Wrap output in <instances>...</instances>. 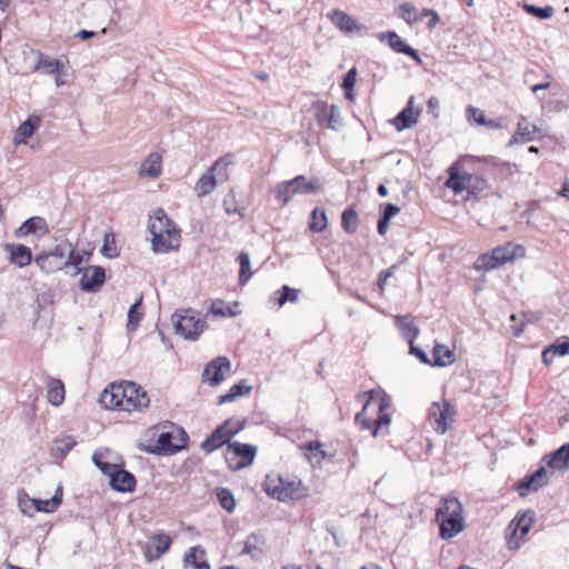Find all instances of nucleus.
Wrapping results in <instances>:
<instances>
[{
	"mask_svg": "<svg viewBox=\"0 0 569 569\" xmlns=\"http://www.w3.org/2000/svg\"><path fill=\"white\" fill-rule=\"evenodd\" d=\"M99 402L106 409L131 412L147 408L150 399L139 385L124 381L111 383L101 392Z\"/></svg>",
	"mask_w": 569,
	"mask_h": 569,
	"instance_id": "1",
	"label": "nucleus"
},
{
	"mask_svg": "<svg viewBox=\"0 0 569 569\" xmlns=\"http://www.w3.org/2000/svg\"><path fill=\"white\" fill-rule=\"evenodd\" d=\"M475 161L471 156H462L448 168V180L446 186L456 194L467 191V198L479 199L488 188V181L480 174L467 169V166Z\"/></svg>",
	"mask_w": 569,
	"mask_h": 569,
	"instance_id": "2",
	"label": "nucleus"
},
{
	"mask_svg": "<svg viewBox=\"0 0 569 569\" xmlns=\"http://www.w3.org/2000/svg\"><path fill=\"white\" fill-rule=\"evenodd\" d=\"M359 398H367L362 411L356 415V422L362 429H371V435L377 437L391 422L390 401L386 397H381L376 390H370Z\"/></svg>",
	"mask_w": 569,
	"mask_h": 569,
	"instance_id": "3",
	"label": "nucleus"
},
{
	"mask_svg": "<svg viewBox=\"0 0 569 569\" xmlns=\"http://www.w3.org/2000/svg\"><path fill=\"white\" fill-rule=\"evenodd\" d=\"M187 432L176 425L171 423L170 429L162 431L153 447L148 448V452L158 456H170L186 448L188 442Z\"/></svg>",
	"mask_w": 569,
	"mask_h": 569,
	"instance_id": "4",
	"label": "nucleus"
},
{
	"mask_svg": "<svg viewBox=\"0 0 569 569\" xmlns=\"http://www.w3.org/2000/svg\"><path fill=\"white\" fill-rule=\"evenodd\" d=\"M176 332L184 339L197 340L203 331L206 322L192 309H187L172 316Z\"/></svg>",
	"mask_w": 569,
	"mask_h": 569,
	"instance_id": "5",
	"label": "nucleus"
},
{
	"mask_svg": "<svg viewBox=\"0 0 569 569\" xmlns=\"http://www.w3.org/2000/svg\"><path fill=\"white\" fill-rule=\"evenodd\" d=\"M517 250H522L520 246L508 243L503 247L495 248L490 253L479 256L475 262L477 270H493L507 262L513 261Z\"/></svg>",
	"mask_w": 569,
	"mask_h": 569,
	"instance_id": "6",
	"label": "nucleus"
},
{
	"mask_svg": "<svg viewBox=\"0 0 569 569\" xmlns=\"http://www.w3.org/2000/svg\"><path fill=\"white\" fill-rule=\"evenodd\" d=\"M68 251H70V241L63 240L52 250L38 254L34 262L42 272L53 273L64 268V259Z\"/></svg>",
	"mask_w": 569,
	"mask_h": 569,
	"instance_id": "7",
	"label": "nucleus"
},
{
	"mask_svg": "<svg viewBox=\"0 0 569 569\" xmlns=\"http://www.w3.org/2000/svg\"><path fill=\"white\" fill-rule=\"evenodd\" d=\"M257 455V447L239 441L229 442L226 461L230 469L239 470L250 466Z\"/></svg>",
	"mask_w": 569,
	"mask_h": 569,
	"instance_id": "8",
	"label": "nucleus"
},
{
	"mask_svg": "<svg viewBox=\"0 0 569 569\" xmlns=\"http://www.w3.org/2000/svg\"><path fill=\"white\" fill-rule=\"evenodd\" d=\"M433 417V429L439 435L448 431L457 415L456 408L450 402L443 400L441 402H432L429 407V416Z\"/></svg>",
	"mask_w": 569,
	"mask_h": 569,
	"instance_id": "9",
	"label": "nucleus"
},
{
	"mask_svg": "<svg viewBox=\"0 0 569 569\" xmlns=\"http://www.w3.org/2000/svg\"><path fill=\"white\" fill-rule=\"evenodd\" d=\"M231 163L227 157L219 158L210 169H208L197 181L194 191L198 197H204L211 193L217 187V179L213 174L214 171H222Z\"/></svg>",
	"mask_w": 569,
	"mask_h": 569,
	"instance_id": "10",
	"label": "nucleus"
},
{
	"mask_svg": "<svg viewBox=\"0 0 569 569\" xmlns=\"http://www.w3.org/2000/svg\"><path fill=\"white\" fill-rule=\"evenodd\" d=\"M230 370V360L227 357H218L206 366L202 372V381L210 386H217L224 380V375Z\"/></svg>",
	"mask_w": 569,
	"mask_h": 569,
	"instance_id": "11",
	"label": "nucleus"
},
{
	"mask_svg": "<svg viewBox=\"0 0 569 569\" xmlns=\"http://www.w3.org/2000/svg\"><path fill=\"white\" fill-rule=\"evenodd\" d=\"M149 231L153 237H157L156 244L160 243L161 232L168 234L180 233V229L169 219L163 209H157L154 214L149 220Z\"/></svg>",
	"mask_w": 569,
	"mask_h": 569,
	"instance_id": "12",
	"label": "nucleus"
},
{
	"mask_svg": "<svg viewBox=\"0 0 569 569\" xmlns=\"http://www.w3.org/2000/svg\"><path fill=\"white\" fill-rule=\"evenodd\" d=\"M317 110L316 119L319 124L338 131L342 127L339 108L335 104L328 106L323 102L315 104Z\"/></svg>",
	"mask_w": 569,
	"mask_h": 569,
	"instance_id": "13",
	"label": "nucleus"
},
{
	"mask_svg": "<svg viewBox=\"0 0 569 569\" xmlns=\"http://www.w3.org/2000/svg\"><path fill=\"white\" fill-rule=\"evenodd\" d=\"M548 482V472L545 467L538 468L533 473L527 475L517 485L520 497L527 496L530 491H537Z\"/></svg>",
	"mask_w": 569,
	"mask_h": 569,
	"instance_id": "14",
	"label": "nucleus"
},
{
	"mask_svg": "<svg viewBox=\"0 0 569 569\" xmlns=\"http://www.w3.org/2000/svg\"><path fill=\"white\" fill-rule=\"evenodd\" d=\"M229 425L230 422H223L217 427L212 433L203 440L200 446L201 449L207 453H211L214 450L221 448L223 445H229L230 439L234 436V431L226 432V429Z\"/></svg>",
	"mask_w": 569,
	"mask_h": 569,
	"instance_id": "15",
	"label": "nucleus"
},
{
	"mask_svg": "<svg viewBox=\"0 0 569 569\" xmlns=\"http://www.w3.org/2000/svg\"><path fill=\"white\" fill-rule=\"evenodd\" d=\"M106 280V271L100 266L88 267L80 279V288L86 292H97Z\"/></svg>",
	"mask_w": 569,
	"mask_h": 569,
	"instance_id": "16",
	"label": "nucleus"
},
{
	"mask_svg": "<svg viewBox=\"0 0 569 569\" xmlns=\"http://www.w3.org/2000/svg\"><path fill=\"white\" fill-rule=\"evenodd\" d=\"M171 546V538L166 533L152 536L146 545L144 556L149 561L159 559Z\"/></svg>",
	"mask_w": 569,
	"mask_h": 569,
	"instance_id": "17",
	"label": "nucleus"
},
{
	"mask_svg": "<svg viewBox=\"0 0 569 569\" xmlns=\"http://www.w3.org/2000/svg\"><path fill=\"white\" fill-rule=\"evenodd\" d=\"M49 227L44 218L42 217H31L27 219L18 229V237H26L29 234H34L37 238H41L49 233Z\"/></svg>",
	"mask_w": 569,
	"mask_h": 569,
	"instance_id": "18",
	"label": "nucleus"
},
{
	"mask_svg": "<svg viewBox=\"0 0 569 569\" xmlns=\"http://www.w3.org/2000/svg\"><path fill=\"white\" fill-rule=\"evenodd\" d=\"M439 525V535L443 540H449L465 530L462 515L436 519Z\"/></svg>",
	"mask_w": 569,
	"mask_h": 569,
	"instance_id": "19",
	"label": "nucleus"
},
{
	"mask_svg": "<svg viewBox=\"0 0 569 569\" xmlns=\"http://www.w3.org/2000/svg\"><path fill=\"white\" fill-rule=\"evenodd\" d=\"M110 487L119 492H132L136 488V478L134 476L124 470L123 466L117 469L116 473H112L111 479L109 480Z\"/></svg>",
	"mask_w": 569,
	"mask_h": 569,
	"instance_id": "20",
	"label": "nucleus"
},
{
	"mask_svg": "<svg viewBox=\"0 0 569 569\" xmlns=\"http://www.w3.org/2000/svg\"><path fill=\"white\" fill-rule=\"evenodd\" d=\"M420 112V109H413V97H410L406 108L393 118L392 124L398 131L409 129L417 123Z\"/></svg>",
	"mask_w": 569,
	"mask_h": 569,
	"instance_id": "21",
	"label": "nucleus"
},
{
	"mask_svg": "<svg viewBox=\"0 0 569 569\" xmlns=\"http://www.w3.org/2000/svg\"><path fill=\"white\" fill-rule=\"evenodd\" d=\"M4 251L9 254V261L19 268H23L32 261L31 250L24 244L6 243Z\"/></svg>",
	"mask_w": 569,
	"mask_h": 569,
	"instance_id": "22",
	"label": "nucleus"
},
{
	"mask_svg": "<svg viewBox=\"0 0 569 569\" xmlns=\"http://www.w3.org/2000/svg\"><path fill=\"white\" fill-rule=\"evenodd\" d=\"M381 42L388 40L390 48L399 53H405L420 62V58L415 49L406 44L395 31L381 32L378 34Z\"/></svg>",
	"mask_w": 569,
	"mask_h": 569,
	"instance_id": "23",
	"label": "nucleus"
},
{
	"mask_svg": "<svg viewBox=\"0 0 569 569\" xmlns=\"http://www.w3.org/2000/svg\"><path fill=\"white\" fill-rule=\"evenodd\" d=\"M291 181L293 187L292 192L297 194H312L318 192L323 186L321 178L316 177L307 179V177L302 174L295 177Z\"/></svg>",
	"mask_w": 569,
	"mask_h": 569,
	"instance_id": "24",
	"label": "nucleus"
},
{
	"mask_svg": "<svg viewBox=\"0 0 569 569\" xmlns=\"http://www.w3.org/2000/svg\"><path fill=\"white\" fill-rule=\"evenodd\" d=\"M328 17L330 18L331 22L345 33H351L362 29V27L359 26L350 14L339 9H333L330 13H328Z\"/></svg>",
	"mask_w": 569,
	"mask_h": 569,
	"instance_id": "25",
	"label": "nucleus"
},
{
	"mask_svg": "<svg viewBox=\"0 0 569 569\" xmlns=\"http://www.w3.org/2000/svg\"><path fill=\"white\" fill-rule=\"evenodd\" d=\"M543 460L547 466L555 470L569 469V442L562 445L549 456H545Z\"/></svg>",
	"mask_w": 569,
	"mask_h": 569,
	"instance_id": "26",
	"label": "nucleus"
},
{
	"mask_svg": "<svg viewBox=\"0 0 569 569\" xmlns=\"http://www.w3.org/2000/svg\"><path fill=\"white\" fill-rule=\"evenodd\" d=\"M453 362V350L450 347L436 341L432 349V361L429 359V366L448 367Z\"/></svg>",
	"mask_w": 569,
	"mask_h": 569,
	"instance_id": "27",
	"label": "nucleus"
},
{
	"mask_svg": "<svg viewBox=\"0 0 569 569\" xmlns=\"http://www.w3.org/2000/svg\"><path fill=\"white\" fill-rule=\"evenodd\" d=\"M462 505L456 497H443L436 510V519L462 515Z\"/></svg>",
	"mask_w": 569,
	"mask_h": 569,
	"instance_id": "28",
	"label": "nucleus"
},
{
	"mask_svg": "<svg viewBox=\"0 0 569 569\" xmlns=\"http://www.w3.org/2000/svg\"><path fill=\"white\" fill-rule=\"evenodd\" d=\"M536 515L533 511L528 510L521 516H517L510 523L509 528L512 529V536L520 532V539L529 533L535 522Z\"/></svg>",
	"mask_w": 569,
	"mask_h": 569,
	"instance_id": "29",
	"label": "nucleus"
},
{
	"mask_svg": "<svg viewBox=\"0 0 569 569\" xmlns=\"http://www.w3.org/2000/svg\"><path fill=\"white\" fill-rule=\"evenodd\" d=\"M161 173V156L158 152H151L141 163L139 169L140 177L156 179Z\"/></svg>",
	"mask_w": 569,
	"mask_h": 569,
	"instance_id": "30",
	"label": "nucleus"
},
{
	"mask_svg": "<svg viewBox=\"0 0 569 569\" xmlns=\"http://www.w3.org/2000/svg\"><path fill=\"white\" fill-rule=\"evenodd\" d=\"M179 238L180 233H167L161 232V238H159L160 243L156 244L157 237L152 236V250L157 253H167L171 250H174L179 247Z\"/></svg>",
	"mask_w": 569,
	"mask_h": 569,
	"instance_id": "31",
	"label": "nucleus"
},
{
	"mask_svg": "<svg viewBox=\"0 0 569 569\" xmlns=\"http://www.w3.org/2000/svg\"><path fill=\"white\" fill-rule=\"evenodd\" d=\"M41 119L39 116H30L17 129L14 141L16 143L24 142L26 139L33 136L34 131L39 128Z\"/></svg>",
	"mask_w": 569,
	"mask_h": 569,
	"instance_id": "32",
	"label": "nucleus"
},
{
	"mask_svg": "<svg viewBox=\"0 0 569 569\" xmlns=\"http://www.w3.org/2000/svg\"><path fill=\"white\" fill-rule=\"evenodd\" d=\"M204 550L200 546L192 547L183 557L184 567L192 566L194 569H210L204 560Z\"/></svg>",
	"mask_w": 569,
	"mask_h": 569,
	"instance_id": "33",
	"label": "nucleus"
},
{
	"mask_svg": "<svg viewBox=\"0 0 569 569\" xmlns=\"http://www.w3.org/2000/svg\"><path fill=\"white\" fill-rule=\"evenodd\" d=\"M270 490L272 491L274 499L283 502L302 497V493H300V482L296 483L295 481H284L282 490L277 491L274 488Z\"/></svg>",
	"mask_w": 569,
	"mask_h": 569,
	"instance_id": "34",
	"label": "nucleus"
},
{
	"mask_svg": "<svg viewBox=\"0 0 569 569\" xmlns=\"http://www.w3.org/2000/svg\"><path fill=\"white\" fill-rule=\"evenodd\" d=\"M264 538L261 535L251 533L244 541L242 553L258 559L263 552Z\"/></svg>",
	"mask_w": 569,
	"mask_h": 569,
	"instance_id": "35",
	"label": "nucleus"
},
{
	"mask_svg": "<svg viewBox=\"0 0 569 569\" xmlns=\"http://www.w3.org/2000/svg\"><path fill=\"white\" fill-rule=\"evenodd\" d=\"M395 323L407 341L416 340L419 329L408 316H396Z\"/></svg>",
	"mask_w": 569,
	"mask_h": 569,
	"instance_id": "36",
	"label": "nucleus"
},
{
	"mask_svg": "<svg viewBox=\"0 0 569 569\" xmlns=\"http://www.w3.org/2000/svg\"><path fill=\"white\" fill-rule=\"evenodd\" d=\"M533 140V131H531L530 126L527 123L525 118H521V120L517 124V130L515 134L511 137V139L508 142V146L511 147L518 142H529Z\"/></svg>",
	"mask_w": 569,
	"mask_h": 569,
	"instance_id": "37",
	"label": "nucleus"
},
{
	"mask_svg": "<svg viewBox=\"0 0 569 569\" xmlns=\"http://www.w3.org/2000/svg\"><path fill=\"white\" fill-rule=\"evenodd\" d=\"M48 401L52 406H60L64 400V386L59 379H51L48 385Z\"/></svg>",
	"mask_w": 569,
	"mask_h": 569,
	"instance_id": "38",
	"label": "nucleus"
},
{
	"mask_svg": "<svg viewBox=\"0 0 569 569\" xmlns=\"http://www.w3.org/2000/svg\"><path fill=\"white\" fill-rule=\"evenodd\" d=\"M251 389V386H249L246 380H240L238 383L233 385L226 395L219 397V403L231 402L238 397L247 396L250 393Z\"/></svg>",
	"mask_w": 569,
	"mask_h": 569,
	"instance_id": "39",
	"label": "nucleus"
},
{
	"mask_svg": "<svg viewBox=\"0 0 569 569\" xmlns=\"http://www.w3.org/2000/svg\"><path fill=\"white\" fill-rule=\"evenodd\" d=\"M328 226L326 211L321 208H315L310 214L309 228L312 232H322Z\"/></svg>",
	"mask_w": 569,
	"mask_h": 569,
	"instance_id": "40",
	"label": "nucleus"
},
{
	"mask_svg": "<svg viewBox=\"0 0 569 569\" xmlns=\"http://www.w3.org/2000/svg\"><path fill=\"white\" fill-rule=\"evenodd\" d=\"M292 191H293V187H292L291 180L282 181V182L278 183L274 188V194H276L277 202L282 207L286 206L289 202L291 197L298 196L297 193H295Z\"/></svg>",
	"mask_w": 569,
	"mask_h": 569,
	"instance_id": "41",
	"label": "nucleus"
},
{
	"mask_svg": "<svg viewBox=\"0 0 569 569\" xmlns=\"http://www.w3.org/2000/svg\"><path fill=\"white\" fill-rule=\"evenodd\" d=\"M63 64L57 60L44 56L43 53H39V59L33 70L46 69L48 74H53L54 72H61Z\"/></svg>",
	"mask_w": 569,
	"mask_h": 569,
	"instance_id": "42",
	"label": "nucleus"
},
{
	"mask_svg": "<svg viewBox=\"0 0 569 569\" xmlns=\"http://www.w3.org/2000/svg\"><path fill=\"white\" fill-rule=\"evenodd\" d=\"M141 303L142 296H140L128 310L127 329L129 331H134L139 327L140 321L143 318V313L140 311Z\"/></svg>",
	"mask_w": 569,
	"mask_h": 569,
	"instance_id": "43",
	"label": "nucleus"
},
{
	"mask_svg": "<svg viewBox=\"0 0 569 569\" xmlns=\"http://www.w3.org/2000/svg\"><path fill=\"white\" fill-rule=\"evenodd\" d=\"M359 216L353 208H347L341 214V226L343 230L352 234L357 231Z\"/></svg>",
	"mask_w": 569,
	"mask_h": 569,
	"instance_id": "44",
	"label": "nucleus"
},
{
	"mask_svg": "<svg viewBox=\"0 0 569 569\" xmlns=\"http://www.w3.org/2000/svg\"><path fill=\"white\" fill-rule=\"evenodd\" d=\"M92 461L96 465V467L109 478V480L111 479L112 473H116L117 469L120 467V465L118 463L104 461L103 455L99 452H94L92 455Z\"/></svg>",
	"mask_w": 569,
	"mask_h": 569,
	"instance_id": "45",
	"label": "nucleus"
},
{
	"mask_svg": "<svg viewBox=\"0 0 569 569\" xmlns=\"http://www.w3.org/2000/svg\"><path fill=\"white\" fill-rule=\"evenodd\" d=\"M238 261L240 264L239 270V283L242 286L247 283L252 277V272L250 270V256L248 252H240L238 256Z\"/></svg>",
	"mask_w": 569,
	"mask_h": 569,
	"instance_id": "46",
	"label": "nucleus"
},
{
	"mask_svg": "<svg viewBox=\"0 0 569 569\" xmlns=\"http://www.w3.org/2000/svg\"><path fill=\"white\" fill-rule=\"evenodd\" d=\"M300 291L293 289L287 284L282 286L280 290L274 292V296H278L277 303L279 307H282L286 302H297L299 299Z\"/></svg>",
	"mask_w": 569,
	"mask_h": 569,
	"instance_id": "47",
	"label": "nucleus"
},
{
	"mask_svg": "<svg viewBox=\"0 0 569 569\" xmlns=\"http://www.w3.org/2000/svg\"><path fill=\"white\" fill-rule=\"evenodd\" d=\"M31 505H34L36 511L41 512H52L61 505V498L58 495H54L51 499L47 500H36L31 501Z\"/></svg>",
	"mask_w": 569,
	"mask_h": 569,
	"instance_id": "48",
	"label": "nucleus"
},
{
	"mask_svg": "<svg viewBox=\"0 0 569 569\" xmlns=\"http://www.w3.org/2000/svg\"><path fill=\"white\" fill-rule=\"evenodd\" d=\"M217 498L226 511L232 512L236 509V499L229 489L218 488Z\"/></svg>",
	"mask_w": 569,
	"mask_h": 569,
	"instance_id": "49",
	"label": "nucleus"
},
{
	"mask_svg": "<svg viewBox=\"0 0 569 569\" xmlns=\"http://www.w3.org/2000/svg\"><path fill=\"white\" fill-rule=\"evenodd\" d=\"M523 9L527 13L532 14L533 17L542 20L551 18L555 13V9L551 6L537 7L535 4L526 3L523 6Z\"/></svg>",
	"mask_w": 569,
	"mask_h": 569,
	"instance_id": "50",
	"label": "nucleus"
},
{
	"mask_svg": "<svg viewBox=\"0 0 569 569\" xmlns=\"http://www.w3.org/2000/svg\"><path fill=\"white\" fill-rule=\"evenodd\" d=\"M82 263V254L77 252L70 242V251H68L67 257L64 259V268L68 266H72L76 268L74 274H78L82 271L81 269Z\"/></svg>",
	"mask_w": 569,
	"mask_h": 569,
	"instance_id": "51",
	"label": "nucleus"
},
{
	"mask_svg": "<svg viewBox=\"0 0 569 569\" xmlns=\"http://www.w3.org/2000/svg\"><path fill=\"white\" fill-rule=\"evenodd\" d=\"M398 16L408 23H411L417 20V9L412 3L405 2L399 7Z\"/></svg>",
	"mask_w": 569,
	"mask_h": 569,
	"instance_id": "52",
	"label": "nucleus"
},
{
	"mask_svg": "<svg viewBox=\"0 0 569 569\" xmlns=\"http://www.w3.org/2000/svg\"><path fill=\"white\" fill-rule=\"evenodd\" d=\"M74 446L76 440L72 437H67L56 442L54 450L57 452L59 451L60 457H64ZM56 456L58 457V453H56Z\"/></svg>",
	"mask_w": 569,
	"mask_h": 569,
	"instance_id": "53",
	"label": "nucleus"
},
{
	"mask_svg": "<svg viewBox=\"0 0 569 569\" xmlns=\"http://www.w3.org/2000/svg\"><path fill=\"white\" fill-rule=\"evenodd\" d=\"M356 77H357V69L356 68H351L343 77V82H342V88L345 89L346 91V97L348 99H351V93L350 91L353 89L355 87V83H356Z\"/></svg>",
	"mask_w": 569,
	"mask_h": 569,
	"instance_id": "54",
	"label": "nucleus"
},
{
	"mask_svg": "<svg viewBox=\"0 0 569 569\" xmlns=\"http://www.w3.org/2000/svg\"><path fill=\"white\" fill-rule=\"evenodd\" d=\"M210 312L214 316H222V317L236 316V312H233L230 307L224 306V302L220 301V300L212 302Z\"/></svg>",
	"mask_w": 569,
	"mask_h": 569,
	"instance_id": "55",
	"label": "nucleus"
},
{
	"mask_svg": "<svg viewBox=\"0 0 569 569\" xmlns=\"http://www.w3.org/2000/svg\"><path fill=\"white\" fill-rule=\"evenodd\" d=\"M556 356L569 355V338L563 337L562 340H557L549 346Z\"/></svg>",
	"mask_w": 569,
	"mask_h": 569,
	"instance_id": "56",
	"label": "nucleus"
},
{
	"mask_svg": "<svg viewBox=\"0 0 569 569\" xmlns=\"http://www.w3.org/2000/svg\"><path fill=\"white\" fill-rule=\"evenodd\" d=\"M264 491L273 498V493L270 489L274 488L277 491L279 490H282V488L284 487V480L280 477L278 478H272L270 476L267 477L266 481H264Z\"/></svg>",
	"mask_w": 569,
	"mask_h": 569,
	"instance_id": "57",
	"label": "nucleus"
},
{
	"mask_svg": "<svg viewBox=\"0 0 569 569\" xmlns=\"http://www.w3.org/2000/svg\"><path fill=\"white\" fill-rule=\"evenodd\" d=\"M466 114H467L468 121H470V122L475 121L478 126H482L483 123H486V116H485L483 111H481L478 108L468 107Z\"/></svg>",
	"mask_w": 569,
	"mask_h": 569,
	"instance_id": "58",
	"label": "nucleus"
},
{
	"mask_svg": "<svg viewBox=\"0 0 569 569\" xmlns=\"http://www.w3.org/2000/svg\"><path fill=\"white\" fill-rule=\"evenodd\" d=\"M409 353L416 356L422 363L427 365V352L415 345V340H409Z\"/></svg>",
	"mask_w": 569,
	"mask_h": 569,
	"instance_id": "59",
	"label": "nucleus"
},
{
	"mask_svg": "<svg viewBox=\"0 0 569 569\" xmlns=\"http://www.w3.org/2000/svg\"><path fill=\"white\" fill-rule=\"evenodd\" d=\"M400 212V208L393 203H387L383 208L381 217L391 220L396 214Z\"/></svg>",
	"mask_w": 569,
	"mask_h": 569,
	"instance_id": "60",
	"label": "nucleus"
},
{
	"mask_svg": "<svg viewBox=\"0 0 569 569\" xmlns=\"http://www.w3.org/2000/svg\"><path fill=\"white\" fill-rule=\"evenodd\" d=\"M224 422H230L228 428L226 429V432L234 431V435H237L240 430L244 428V420H238V419H227Z\"/></svg>",
	"mask_w": 569,
	"mask_h": 569,
	"instance_id": "61",
	"label": "nucleus"
},
{
	"mask_svg": "<svg viewBox=\"0 0 569 569\" xmlns=\"http://www.w3.org/2000/svg\"><path fill=\"white\" fill-rule=\"evenodd\" d=\"M102 253L108 258H114L118 256V252L116 249L111 248V244H109V236L106 234L104 237V244L102 247Z\"/></svg>",
	"mask_w": 569,
	"mask_h": 569,
	"instance_id": "62",
	"label": "nucleus"
},
{
	"mask_svg": "<svg viewBox=\"0 0 569 569\" xmlns=\"http://www.w3.org/2000/svg\"><path fill=\"white\" fill-rule=\"evenodd\" d=\"M555 353L552 352L551 348L548 346L543 351H542V362L546 365V366H550L555 359Z\"/></svg>",
	"mask_w": 569,
	"mask_h": 569,
	"instance_id": "63",
	"label": "nucleus"
},
{
	"mask_svg": "<svg viewBox=\"0 0 569 569\" xmlns=\"http://www.w3.org/2000/svg\"><path fill=\"white\" fill-rule=\"evenodd\" d=\"M392 269H387V270H383L379 273V278H378V286L381 290L385 289V284H386V281L389 277H391L392 274Z\"/></svg>",
	"mask_w": 569,
	"mask_h": 569,
	"instance_id": "64",
	"label": "nucleus"
}]
</instances>
